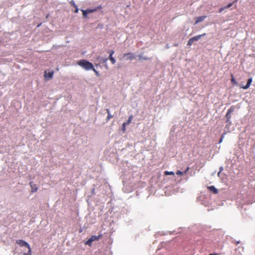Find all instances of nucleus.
Masks as SVG:
<instances>
[{
    "mask_svg": "<svg viewBox=\"0 0 255 255\" xmlns=\"http://www.w3.org/2000/svg\"><path fill=\"white\" fill-rule=\"evenodd\" d=\"M77 64L86 70H92L94 67L92 63L84 59L78 61Z\"/></svg>",
    "mask_w": 255,
    "mask_h": 255,
    "instance_id": "f257e3e1",
    "label": "nucleus"
},
{
    "mask_svg": "<svg viewBox=\"0 0 255 255\" xmlns=\"http://www.w3.org/2000/svg\"><path fill=\"white\" fill-rule=\"evenodd\" d=\"M235 111V107L234 106H231L229 109L228 111V112L227 113L226 115V118L227 119L226 122L228 123L225 127V128L229 129V127L231 125V122L230 121L231 119V113H232Z\"/></svg>",
    "mask_w": 255,
    "mask_h": 255,
    "instance_id": "f03ea898",
    "label": "nucleus"
},
{
    "mask_svg": "<svg viewBox=\"0 0 255 255\" xmlns=\"http://www.w3.org/2000/svg\"><path fill=\"white\" fill-rule=\"evenodd\" d=\"M206 35V33H203L202 34L198 35L197 36H195L194 37H193L189 39V40L188 41L187 45L189 46H191L192 45L193 42L194 41H198L202 37Z\"/></svg>",
    "mask_w": 255,
    "mask_h": 255,
    "instance_id": "7ed1b4c3",
    "label": "nucleus"
},
{
    "mask_svg": "<svg viewBox=\"0 0 255 255\" xmlns=\"http://www.w3.org/2000/svg\"><path fill=\"white\" fill-rule=\"evenodd\" d=\"M102 235L101 234L98 236H92L87 241L86 244L90 246L92 243L95 241L99 240L100 238H101Z\"/></svg>",
    "mask_w": 255,
    "mask_h": 255,
    "instance_id": "20e7f679",
    "label": "nucleus"
},
{
    "mask_svg": "<svg viewBox=\"0 0 255 255\" xmlns=\"http://www.w3.org/2000/svg\"><path fill=\"white\" fill-rule=\"evenodd\" d=\"M16 243L20 247H25L27 249L30 247L27 242L22 240H18L16 241Z\"/></svg>",
    "mask_w": 255,
    "mask_h": 255,
    "instance_id": "39448f33",
    "label": "nucleus"
},
{
    "mask_svg": "<svg viewBox=\"0 0 255 255\" xmlns=\"http://www.w3.org/2000/svg\"><path fill=\"white\" fill-rule=\"evenodd\" d=\"M123 57H127V58H126L127 60H132L135 58L134 54L131 52H128V53H124L123 54Z\"/></svg>",
    "mask_w": 255,
    "mask_h": 255,
    "instance_id": "423d86ee",
    "label": "nucleus"
},
{
    "mask_svg": "<svg viewBox=\"0 0 255 255\" xmlns=\"http://www.w3.org/2000/svg\"><path fill=\"white\" fill-rule=\"evenodd\" d=\"M29 185L31 189V193H34V192H36L37 191V190H38L37 186L36 184H35L33 183V182H32V181L30 182Z\"/></svg>",
    "mask_w": 255,
    "mask_h": 255,
    "instance_id": "0eeeda50",
    "label": "nucleus"
},
{
    "mask_svg": "<svg viewBox=\"0 0 255 255\" xmlns=\"http://www.w3.org/2000/svg\"><path fill=\"white\" fill-rule=\"evenodd\" d=\"M207 188L214 194H216L218 193V190L214 186H208Z\"/></svg>",
    "mask_w": 255,
    "mask_h": 255,
    "instance_id": "6e6552de",
    "label": "nucleus"
},
{
    "mask_svg": "<svg viewBox=\"0 0 255 255\" xmlns=\"http://www.w3.org/2000/svg\"><path fill=\"white\" fill-rule=\"evenodd\" d=\"M253 81V78H250L248 81H247V84L246 85V86H242V88H243L244 89H247L248 88H249L252 83Z\"/></svg>",
    "mask_w": 255,
    "mask_h": 255,
    "instance_id": "1a4fd4ad",
    "label": "nucleus"
},
{
    "mask_svg": "<svg viewBox=\"0 0 255 255\" xmlns=\"http://www.w3.org/2000/svg\"><path fill=\"white\" fill-rule=\"evenodd\" d=\"M83 15L84 17H86L88 13H90L95 11L94 9L82 10Z\"/></svg>",
    "mask_w": 255,
    "mask_h": 255,
    "instance_id": "9d476101",
    "label": "nucleus"
},
{
    "mask_svg": "<svg viewBox=\"0 0 255 255\" xmlns=\"http://www.w3.org/2000/svg\"><path fill=\"white\" fill-rule=\"evenodd\" d=\"M206 18V16H198V17H197L196 18V22H195V24H197L203 20H204V19Z\"/></svg>",
    "mask_w": 255,
    "mask_h": 255,
    "instance_id": "9b49d317",
    "label": "nucleus"
},
{
    "mask_svg": "<svg viewBox=\"0 0 255 255\" xmlns=\"http://www.w3.org/2000/svg\"><path fill=\"white\" fill-rule=\"evenodd\" d=\"M54 74V72H49L47 74L46 73V72H45V76L48 77L49 79H51L53 77Z\"/></svg>",
    "mask_w": 255,
    "mask_h": 255,
    "instance_id": "f8f14e48",
    "label": "nucleus"
},
{
    "mask_svg": "<svg viewBox=\"0 0 255 255\" xmlns=\"http://www.w3.org/2000/svg\"><path fill=\"white\" fill-rule=\"evenodd\" d=\"M133 119V116L132 115H130L129 117H128V120L126 122H125V123L127 125H128L131 122L132 120Z\"/></svg>",
    "mask_w": 255,
    "mask_h": 255,
    "instance_id": "ddd939ff",
    "label": "nucleus"
},
{
    "mask_svg": "<svg viewBox=\"0 0 255 255\" xmlns=\"http://www.w3.org/2000/svg\"><path fill=\"white\" fill-rule=\"evenodd\" d=\"M138 57L139 59H142V60H147L151 59L150 58H148V57L142 56L141 55V54H140V55H138Z\"/></svg>",
    "mask_w": 255,
    "mask_h": 255,
    "instance_id": "4468645a",
    "label": "nucleus"
},
{
    "mask_svg": "<svg viewBox=\"0 0 255 255\" xmlns=\"http://www.w3.org/2000/svg\"><path fill=\"white\" fill-rule=\"evenodd\" d=\"M164 174L165 175H174V173L172 171H166L164 173Z\"/></svg>",
    "mask_w": 255,
    "mask_h": 255,
    "instance_id": "2eb2a0df",
    "label": "nucleus"
},
{
    "mask_svg": "<svg viewBox=\"0 0 255 255\" xmlns=\"http://www.w3.org/2000/svg\"><path fill=\"white\" fill-rule=\"evenodd\" d=\"M231 82L232 83L234 84H237V82L233 76V75H231Z\"/></svg>",
    "mask_w": 255,
    "mask_h": 255,
    "instance_id": "dca6fc26",
    "label": "nucleus"
},
{
    "mask_svg": "<svg viewBox=\"0 0 255 255\" xmlns=\"http://www.w3.org/2000/svg\"><path fill=\"white\" fill-rule=\"evenodd\" d=\"M31 249L30 247L29 248H28V252L26 253H24L23 255H31Z\"/></svg>",
    "mask_w": 255,
    "mask_h": 255,
    "instance_id": "f3484780",
    "label": "nucleus"
},
{
    "mask_svg": "<svg viewBox=\"0 0 255 255\" xmlns=\"http://www.w3.org/2000/svg\"><path fill=\"white\" fill-rule=\"evenodd\" d=\"M128 126L127 125H126L125 123H124L123 124V125H122V127H123V131L124 132H125L126 131V126Z\"/></svg>",
    "mask_w": 255,
    "mask_h": 255,
    "instance_id": "a211bd4d",
    "label": "nucleus"
},
{
    "mask_svg": "<svg viewBox=\"0 0 255 255\" xmlns=\"http://www.w3.org/2000/svg\"><path fill=\"white\" fill-rule=\"evenodd\" d=\"M113 116L111 115L110 114V113H109V114H108V116H107V121H109L111 118H113Z\"/></svg>",
    "mask_w": 255,
    "mask_h": 255,
    "instance_id": "6ab92c4d",
    "label": "nucleus"
},
{
    "mask_svg": "<svg viewBox=\"0 0 255 255\" xmlns=\"http://www.w3.org/2000/svg\"><path fill=\"white\" fill-rule=\"evenodd\" d=\"M176 174L178 175H183V172L180 171V170H178L177 172H176Z\"/></svg>",
    "mask_w": 255,
    "mask_h": 255,
    "instance_id": "aec40b11",
    "label": "nucleus"
},
{
    "mask_svg": "<svg viewBox=\"0 0 255 255\" xmlns=\"http://www.w3.org/2000/svg\"><path fill=\"white\" fill-rule=\"evenodd\" d=\"M233 3L234 2L229 3L227 6H225L226 8L231 7L233 5Z\"/></svg>",
    "mask_w": 255,
    "mask_h": 255,
    "instance_id": "412c9836",
    "label": "nucleus"
},
{
    "mask_svg": "<svg viewBox=\"0 0 255 255\" xmlns=\"http://www.w3.org/2000/svg\"><path fill=\"white\" fill-rule=\"evenodd\" d=\"M110 61H111L112 63L113 64H115L116 63V60L114 58H110Z\"/></svg>",
    "mask_w": 255,
    "mask_h": 255,
    "instance_id": "4be33fe9",
    "label": "nucleus"
},
{
    "mask_svg": "<svg viewBox=\"0 0 255 255\" xmlns=\"http://www.w3.org/2000/svg\"><path fill=\"white\" fill-rule=\"evenodd\" d=\"M92 70L94 71V72L95 73V74L97 76H99V72L96 70V69L94 68V67H93V69H92Z\"/></svg>",
    "mask_w": 255,
    "mask_h": 255,
    "instance_id": "5701e85b",
    "label": "nucleus"
},
{
    "mask_svg": "<svg viewBox=\"0 0 255 255\" xmlns=\"http://www.w3.org/2000/svg\"><path fill=\"white\" fill-rule=\"evenodd\" d=\"M70 3L72 5H73L74 7H76L77 5L75 3L74 1H71L70 2Z\"/></svg>",
    "mask_w": 255,
    "mask_h": 255,
    "instance_id": "b1692460",
    "label": "nucleus"
},
{
    "mask_svg": "<svg viewBox=\"0 0 255 255\" xmlns=\"http://www.w3.org/2000/svg\"><path fill=\"white\" fill-rule=\"evenodd\" d=\"M225 9H226V7L225 6V7H221V8L219 9V12H222Z\"/></svg>",
    "mask_w": 255,
    "mask_h": 255,
    "instance_id": "393cba45",
    "label": "nucleus"
},
{
    "mask_svg": "<svg viewBox=\"0 0 255 255\" xmlns=\"http://www.w3.org/2000/svg\"><path fill=\"white\" fill-rule=\"evenodd\" d=\"M228 132V131H224V133L222 134V135H221V137H222V138H224V136H225V134L227 133V132Z\"/></svg>",
    "mask_w": 255,
    "mask_h": 255,
    "instance_id": "a878e982",
    "label": "nucleus"
},
{
    "mask_svg": "<svg viewBox=\"0 0 255 255\" xmlns=\"http://www.w3.org/2000/svg\"><path fill=\"white\" fill-rule=\"evenodd\" d=\"M108 53H109L110 54L113 55V54L114 53V50H109V51H108Z\"/></svg>",
    "mask_w": 255,
    "mask_h": 255,
    "instance_id": "bb28decb",
    "label": "nucleus"
},
{
    "mask_svg": "<svg viewBox=\"0 0 255 255\" xmlns=\"http://www.w3.org/2000/svg\"><path fill=\"white\" fill-rule=\"evenodd\" d=\"M223 170V167H221L220 168V171L218 172V176H219V175L220 174V173L221 172V171Z\"/></svg>",
    "mask_w": 255,
    "mask_h": 255,
    "instance_id": "cd10ccee",
    "label": "nucleus"
},
{
    "mask_svg": "<svg viewBox=\"0 0 255 255\" xmlns=\"http://www.w3.org/2000/svg\"><path fill=\"white\" fill-rule=\"evenodd\" d=\"M75 10L74 11V12L75 13H78V11H79V9L77 7V6H76V7H75Z\"/></svg>",
    "mask_w": 255,
    "mask_h": 255,
    "instance_id": "c85d7f7f",
    "label": "nucleus"
},
{
    "mask_svg": "<svg viewBox=\"0 0 255 255\" xmlns=\"http://www.w3.org/2000/svg\"><path fill=\"white\" fill-rule=\"evenodd\" d=\"M114 57H113V55H111V54H110L109 55V59H110V58H113Z\"/></svg>",
    "mask_w": 255,
    "mask_h": 255,
    "instance_id": "c756f323",
    "label": "nucleus"
},
{
    "mask_svg": "<svg viewBox=\"0 0 255 255\" xmlns=\"http://www.w3.org/2000/svg\"><path fill=\"white\" fill-rule=\"evenodd\" d=\"M223 139V138H222V137H221V138H220V139L219 140V143H221L222 142Z\"/></svg>",
    "mask_w": 255,
    "mask_h": 255,
    "instance_id": "7c9ffc66",
    "label": "nucleus"
},
{
    "mask_svg": "<svg viewBox=\"0 0 255 255\" xmlns=\"http://www.w3.org/2000/svg\"><path fill=\"white\" fill-rule=\"evenodd\" d=\"M106 111H107V113H108V114H109V113H110V111L109 109H106Z\"/></svg>",
    "mask_w": 255,
    "mask_h": 255,
    "instance_id": "2f4dec72",
    "label": "nucleus"
},
{
    "mask_svg": "<svg viewBox=\"0 0 255 255\" xmlns=\"http://www.w3.org/2000/svg\"><path fill=\"white\" fill-rule=\"evenodd\" d=\"M108 58H106L103 60L104 62H106L108 60Z\"/></svg>",
    "mask_w": 255,
    "mask_h": 255,
    "instance_id": "473e14b6",
    "label": "nucleus"
},
{
    "mask_svg": "<svg viewBox=\"0 0 255 255\" xmlns=\"http://www.w3.org/2000/svg\"><path fill=\"white\" fill-rule=\"evenodd\" d=\"M188 169H189V168H187V169L186 171H185V172H186L187 170H188Z\"/></svg>",
    "mask_w": 255,
    "mask_h": 255,
    "instance_id": "72a5a7b5",
    "label": "nucleus"
},
{
    "mask_svg": "<svg viewBox=\"0 0 255 255\" xmlns=\"http://www.w3.org/2000/svg\"><path fill=\"white\" fill-rule=\"evenodd\" d=\"M237 0H235V1H234V2H237Z\"/></svg>",
    "mask_w": 255,
    "mask_h": 255,
    "instance_id": "f704fd0d",
    "label": "nucleus"
},
{
    "mask_svg": "<svg viewBox=\"0 0 255 255\" xmlns=\"http://www.w3.org/2000/svg\"><path fill=\"white\" fill-rule=\"evenodd\" d=\"M209 255H214V254H210Z\"/></svg>",
    "mask_w": 255,
    "mask_h": 255,
    "instance_id": "c9c22d12",
    "label": "nucleus"
}]
</instances>
